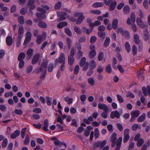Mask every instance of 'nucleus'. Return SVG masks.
Here are the masks:
<instances>
[{
    "label": "nucleus",
    "instance_id": "5701e85b",
    "mask_svg": "<svg viewBox=\"0 0 150 150\" xmlns=\"http://www.w3.org/2000/svg\"><path fill=\"white\" fill-rule=\"evenodd\" d=\"M68 25L67 22L65 21L59 23L57 25V27L58 28L61 29Z\"/></svg>",
    "mask_w": 150,
    "mask_h": 150
},
{
    "label": "nucleus",
    "instance_id": "412c9836",
    "mask_svg": "<svg viewBox=\"0 0 150 150\" xmlns=\"http://www.w3.org/2000/svg\"><path fill=\"white\" fill-rule=\"evenodd\" d=\"M20 134V132L18 130H16L14 133H12L11 136V138L14 139L18 137Z\"/></svg>",
    "mask_w": 150,
    "mask_h": 150
},
{
    "label": "nucleus",
    "instance_id": "e433bc0d",
    "mask_svg": "<svg viewBox=\"0 0 150 150\" xmlns=\"http://www.w3.org/2000/svg\"><path fill=\"white\" fill-rule=\"evenodd\" d=\"M74 31L78 34L81 35V30L78 27L76 26H75L74 27Z\"/></svg>",
    "mask_w": 150,
    "mask_h": 150
},
{
    "label": "nucleus",
    "instance_id": "9d476101",
    "mask_svg": "<svg viewBox=\"0 0 150 150\" xmlns=\"http://www.w3.org/2000/svg\"><path fill=\"white\" fill-rule=\"evenodd\" d=\"M77 50L78 52L77 53V57L79 58H80L83 55V52L81 51L82 47L81 46V44L79 43H77L76 44Z\"/></svg>",
    "mask_w": 150,
    "mask_h": 150
},
{
    "label": "nucleus",
    "instance_id": "c9c22d12",
    "mask_svg": "<svg viewBox=\"0 0 150 150\" xmlns=\"http://www.w3.org/2000/svg\"><path fill=\"white\" fill-rule=\"evenodd\" d=\"M122 36L125 37L126 38H129V33L127 30H124L122 34H121Z\"/></svg>",
    "mask_w": 150,
    "mask_h": 150
},
{
    "label": "nucleus",
    "instance_id": "13d9d810",
    "mask_svg": "<svg viewBox=\"0 0 150 150\" xmlns=\"http://www.w3.org/2000/svg\"><path fill=\"white\" fill-rule=\"evenodd\" d=\"M38 25L39 27L43 28H45L46 27V24L45 23L41 22L38 24Z\"/></svg>",
    "mask_w": 150,
    "mask_h": 150
},
{
    "label": "nucleus",
    "instance_id": "4468645a",
    "mask_svg": "<svg viewBox=\"0 0 150 150\" xmlns=\"http://www.w3.org/2000/svg\"><path fill=\"white\" fill-rule=\"evenodd\" d=\"M24 33V29L22 27H20L18 30V37L19 39H21L23 36Z\"/></svg>",
    "mask_w": 150,
    "mask_h": 150
},
{
    "label": "nucleus",
    "instance_id": "f3484780",
    "mask_svg": "<svg viewBox=\"0 0 150 150\" xmlns=\"http://www.w3.org/2000/svg\"><path fill=\"white\" fill-rule=\"evenodd\" d=\"M146 115L145 113H143L142 115L139 116L137 119L138 122H143L145 119Z\"/></svg>",
    "mask_w": 150,
    "mask_h": 150
},
{
    "label": "nucleus",
    "instance_id": "864d4df0",
    "mask_svg": "<svg viewBox=\"0 0 150 150\" xmlns=\"http://www.w3.org/2000/svg\"><path fill=\"white\" fill-rule=\"evenodd\" d=\"M103 56L104 54L103 52H100L98 55V60L100 61H102L103 59Z\"/></svg>",
    "mask_w": 150,
    "mask_h": 150
},
{
    "label": "nucleus",
    "instance_id": "a18cd8bd",
    "mask_svg": "<svg viewBox=\"0 0 150 150\" xmlns=\"http://www.w3.org/2000/svg\"><path fill=\"white\" fill-rule=\"evenodd\" d=\"M97 38L96 36H92L90 39V42L91 43H95L97 40Z\"/></svg>",
    "mask_w": 150,
    "mask_h": 150
},
{
    "label": "nucleus",
    "instance_id": "c85d7f7f",
    "mask_svg": "<svg viewBox=\"0 0 150 150\" xmlns=\"http://www.w3.org/2000/svg\"><path fill=\"white\" fill-rule=\"evenodd\" d=\"M125 48L127 53H129L131 51V47L130 44L128 42H126L125 44Z\"/></svg>",
    "mask_w": 150,
    "mask_h": 150
},
{
    "label": "nucleus",
    "instance_id": "603ef678",
    "mask_svg": "<svg viewBox=\"0 0 150 150\" xmlns=\"http://www.w3.org/2000/svg\"><path fill=\"white\" fill-rule=\"evenodd\" d=\"M117 97L119 102L121 103H122L124 102V100L122 97L119 94L117 95Z\"/></svg>",
    "mask_w": 150,
    "mask_h": 150
},
{
    "label": "nucleus",
    "instance_id": "f704fd0d",
    "mask_svg": "<svg viewBox=\"0 0 150 150\" xmlns=\"http://www.w3.org/2000/svg\"><path fill=\"white\" fill-rule=\"evenodd\" d=\"M96 52L95 50H91L89 52L90 57L91 58H93L96 55Z\"/></svg>",
    "mask_w": 150,
    "mask_h": 150
},
{
    "label": "nucleus",
    "instance_id": "4be33fe9",
    "mask_svg": "<svg viewBox=\"0 0 150 150\" xmlns=\"http://www.w3.org/2000/svg\"><path fill=\"white\" fill-rule=\"evenodd\" d=\"M110 41V38L108 37H107L106 38L105 40L103 46L105 47H107L109 45Z\"/></svg>",
    "mask_w": 150,
    "mask_h": 150
},
{
    "label": "nucleus",
    "instance_id": "9b49d317",
    "mask_svg": "<svg viewBox=\"0 0 150 150\" xmlns=\"http://www.w3.org/2000/svg\"><path fill=\"white\" fill-rule=\"evenodd\" d=\"M120 113L117 110L112 111L110 115V117L112 119H113L115 117L119 119L120 118Z\"/></svg>",
    "mask_w": 150,
    "mask_h": 150
},
{
    "label": "nucleus",
    "instance_id": "a211bd4d",
    "mask_svg": "<svg viewBox=\"0 0 150 150\" xmlns=\"http://www.w3.org/2000/svg\"><path fill=\"white\" fill-rule=\"evenodd\" d=\"M34 0H28V5L30 6V9H33L35 8V6L34 4Z\"/></svg>",
    "mask_w": 150,
    "mask_h": 150
},
{
    "label": "nucleus",
    "instance_id": "a878e982",
    "mask_svg": "<svg viewBox=\"0 0 150 150\" xmlns=\"http://www.w3.org/2000/svg\"><path fill=\"white\" fill-rule=\"evenodd\" d=\"M98 34L99 37L103 39H104L106 35L105 32H98Z\"/></svg>",
    "mask_w": 150,
    "mask_h": 150
},
{
    "label": "nucleus",
    "instance_id": "7c9ffc66",
    "mask_svg": "<svg viewBox=\"0 0 150 150\" xmlns=\"http://www.w3.org/2000/svg\"><path fill=\"white\" fill-rule=\"evenodd\" d=\"M134 40L136 44H138L139 42V37L137 34H135L134 36Z\"/></svg>",
    "mask_w": 150,
    "mask_h": 150
},
{
    "label": "nucleus",
    "instance_id": "2eb2a0df",
    "mask_svg": "<svg viewBox=\"0 0 150 150\" xmlns=\"http://www.w3.org/2000/svg\"><path fill=\"white\" fill-rule=\"evenodd\" d=\"M104 4L102 2H96L93 4L92 6L95 8L102 7L104 6Z\"/></svg>",
    "mask_w": 150,
    "mask_h": 150
},
{
    "label": "nucleus",
    "instance_id": "ddd939ff",
    "mask_svg": "<svg viewBox=\"0 0 150 150\" xmlns=\"http://www.w3.org/2000/svg\"><path fill=\"white\" fill-rule=\"evenodd\" d=\"M119 21L118 20L115 18L113 19L112 23L111 25H112V28L113 30H115L117 28Z\"/></svg>",
    "mask_w": 150,
    "mask_h": 150
},
{
    "label": "nucleus",
    "instance_id": "20e7f679",
    "mask_svg": "<svg viewBox=\"0 0 150 150\" xmlns=\"http://www.w3.org/2000/svg\"><path fill=\"white\" fill-rule=\"evenodd\" d=\"M65 56L64 54L63 53H60L58 58L56 59L54 65H57L58 62L60 64L65 63Z\"/></svg>",
    "mask_w": 150,
    "mask_h": 150
},
{
    "label": "nucleus",
    "instance_id": "8fccbe9b",
    "mask_svg": "<svg viewBox=\"0 0 150 150\" xmlns=\"http://www.w3.org/2000/svg\"><path fill=\"white\" fill-rule=\"evenodd\" d=\"M106 29L105 27L103 25L99 26L98 27V32H103Z\"/></svg>",
    "mask_w": 150,
    "mask_h": 150
},
{
    "label": "nucleus",
    "instance_id": "69168bd1",
    "mask_svg": "<svg viewBox=\"0 0 150 150\" xmlns=\"http://www.w3.org/2000/svg\"><path fill=\"white\" fill-rule=\"evenodd\" d=\"M8 144V140L6 138L3 141L2 146L3 147H6Z\"/></svg>",
    "mask_w": 150,
    "mask_h": 150
},
{
    "label": "nucleus",
    "instance_id": "4d7b16f0",
    "mask_svg": "<svg viewBox=\"0 0 150 150\" xmlns=\"http://www.w3.org/2000/svg\"><path fill=\"white\" fill-rule=\"evenodd\" d=\"M75 50L73 48H72L70 51V54L69 55L68 57H74L75 55Z\"/></svg>",
    "mask_w": 150,
    "mask_h": 150
},
{
    "label": "nucleus",
    "instance_id": "6e6552de",
    "mask_svg": "<svg viewBox=\"0 0 150 150\" xmlns=\"http://www.w3.org/2000/svg\"><path fill=\"white\" fill-rule=\"evenodd\" d=\"M142 90L145 96H147L148 95L150 96V86L148 85L147 88L144 86L142 87Z\"/></svg>",
    "mask_w": 150,
    "mask_h": 150
},
{
    "label": "nucleus",
    "instance_id": "cd10ccee",
    "mask_svg": "<svg viewBox=\"0 0 150 150\" xmlns=\"http://www.w3.org/2000/svg\"><path fill=\"white\" fill-rule=\"evenodd\" d=\"M86 58L85 57H83L80 61V66L82 67L83 66L86 62Z\"/></svg>",
    "mask_w": 150,
    "mask_h": 150
},
{
    "label": "nucleus",
    "instance_id": "a19ab883",
    "mask_svg": "<svg viewBox=\"0 0 150 150\" xmlns=\"http://www.w3.org/2000/svg\"><path fill=\"white\" fill-rule=\"evenodd\" d=\"M54 144L55 146L59 147H61L63 145L62 142H61L57 140L55 141L54 142Z\"/></svg>",
    "mask_w": 150,
    "mask_h": 150
},
{
    "label": "nucleus",
    "instance_id": "f8f14e48",
    "mask_svg": "<svg viewBox=\"0 0 150 150\" xmlns=\"http://www.w3.org/2000/svg\"><path fill=\"white\" fill-rule=\"evenodd\" d=\"M32 35V33L30 32H27L26 34V38L24 42V44L26 45L31 40Z\"/></svg>",
    "mask_w": 150,
    "mask_h": 150
},
{
    "label": "nucleus",
    "instance_id": "473e14b6",
    "mask_svg": "<svg viewBox=\"0 0 150 150\" xmlns=\"http://www.w3.org/2000/svg\"><path fill=\"white\" fill-rule=\"evenodd\" d=\"M39 59L38 55H36L32 59V62L33 64H35L38 61Z\"/></svg>",
    "mask_w": 150,
    "mask_h": 150
},
{
    "label": "nucleus",
    "instance_id": "338daca9",
    "mask_svg": "<svg viewBox=\"0 0 150 150\" xmlns=\"http://www.w3.org/2000/svg\"><path fill=\"white\" fill-rule=\"evenodd\" d=\"M27 11V9L26 7L23 8L20 10L21 13L23 15L25 14Z\"/></svg>",
    "mask_w": 150,
    "mask_h": 150
},
{
    "label": "nucleus",
    "instance_id": "052dcab7",
    "mask_svg": "<svg viewBox=\"0 0 150 150\" xmlns=\"http://www.w3.org/2000/svg\"><path fill=\"white\" fill-rule=\"evenodd\" d=\"M26 131V128H23L21 131V135L23 138L25 137Z\"/></svg>",
    "mask_w": 150,
    "mask_h": 150
},
{
    "label": "nucleus",
    "instance_id": "bb28decb",
    "mask_svg": "<svg viewBox=\"0 0 150 150\" xmlns=\"http://www.w3.org/2000/svg\"><path fill=\"white\" fill-rule=\"evenodd\" d=\"M140 111L139 110H136L131 112L130 113L131 115H132L136 118L138 117L140 115Z\"/></svg>",
    "mask_w": 150,
    "mask_h": 150
},
{
    "label": "nucleus",
    "instance_id": "e2e57ef3",
    "mask_svg": "<svg viewBox=\"0 0 150 150\" xmlns=\"http://www.w3.org/2000/svg\"><path fill=\"white\" fill-rule=\"evenodd\" d=\"M56 127L57 128V129L59 130L63 131L64 130V127L63 126L59 124H57L56 125Z\"/></svg>",
    "mask_w": 150,
    "mask_h": 150
},
{
    "label": "nucleus",
    "instance_id": "de8ad7c7",
    "mask_svg": "<svg viewBox=\"0 0 150 150\" xmlns=\"http://www.w3.org/2000/svg\"><path fill=\"white\" fill-rule=\"evenodd\" d=\"M132 51L133 53V55H135L137 53V49L136 45H133L132 47Z\"/></svg>",
    "mask_w": 150,
    "mask_h": 150
},
{
    "label": "nucleus",
    "instance_id": "6ab92c4d",
    "mask_svg": "<svg viewBox=\"0 0 150 150\" xmlns=\"http://www.w3.org/2000/svg\"><path fill=\"white\" fill-rule=\"evenodd\" d=\"M6 42L7 45L10 46L12 45L13 43V39L11 36H8L6 38Z\"/></svg>",
    "mask_w": 150,
    "mask_h": 150
},
{
    "label": "nucleus",
    "instance_id": "2f4dec72",
    "mask_svg": "<svg viewBox=\"0 0 150 150\" xmlns=\"http://www.w3.org/2000/svg\"><path fill=\"white\" fill-rule=\"evenodd\" d=\"M64 32L68 35L70 37L72 36V33L69 28H65L64 29Z\"/></svg>",
    "mask_w": 150,
    "mask_h": 150
},
{
    "label": "nucleus",
    "instance_id": "37998d69",
    "mask_svg": "<svg viewBox=\"0 0 150 150\" xmlns=\"http://www.w3.org/2000/svg\"><path fill=\"white\" fill-rule=\"evenodd\" d=\"M77 121L76 119H73L71 120V125L72 126H75L76 127H77Z\"/></svg>",
    "mask_w": 150,
    "mask_h": 150
},
{
    "label": "nucleus",
    "instance_id": "680f3d73",
    "mask_svg": "<svg viewBox=\"0 0 150 150\" xmlns=\"http://www.w3.org/2000/svg\"><path fill=\"white\" fill-rule=\"evenodd\" d=\"M37 16L39 17L44 18H46V15L44 13H37Z\"/></svg>",
    "mask_w": 150,
    "mask_h": 150
},
{
    "label": "nucleus",
    "instance_id": "1a4fd4ad",
    "mask_svg": "<svg viewBox=\"0 0 150 150\" xmlns=\"http://www.w3.org/2000/svg\"><path fill=\"white\" fill-rule=\"evenodd\" d=\"M136 22L139 26L141 28H144L146 26H147V24H144L142 19L139 17L137 18Z\"/></svg>",
    "mask_w": 150,
    "mask_h": 150
},
{
    "label": "nucleus",
    "instance_id": "3c124183",
    "mask_svg": "<svg viewBox=\"0 0 150 150\" xmlns=\"http://www.w3.org/2000/svg\"><path fill=\"white\" fill-rule=\"evenodd\" d=\"M62 3L60 1L57 2L54 6V8L56 10L59 9L61 7Z\"/></svg>",
    "mask_w": 150,
    "mask_h": 150
},
{
    "label": "nucleus",
    "instance_id": "5fc2aeb1",
    "mask_svg": "<svg viewBox=\"0 0 150 150\" xmlns=\"http://www.w3.org/2000/svg\"><path fill=\"white\" fill-rule=\"evenodd\" d=\"M131 19L133 23H134L135 21V15L134 13L132 12L131 15Z\"/></svg>",
    "mask_w": 150,
    "mask_h": 150
},
{
    "label": "nucleus",
    "instance_id": "bf43d9fd",
    "mask_svg": "<svg viewBox=\"0 0 150 150\" xmlns=\"http://www.w3.org/2000/svg\"><path fill=\"white\" fill-rule=\"evenodd\" d=\"M13 96V94L12 92H6L4 94V96L6 98H8L9 96L12 97Z\"/></svg>",
    "mask_w": 150,
    "mask_h": 150
},
{
    "label": "nucleus",
    "instance_id": "f03ea898",
    "mask_svg": "<svg viewBox=\"0 0 150 150\" xmlns=\"http://www.w3.org/2000/svg\"><path fill=\"white\" fill-rule=\"evenodd\" d=\"M106 141L105 140L103 141H99L97 142H95L93 145V146L94 149L96 148L100 147V149H102V150H108L109 147L108 146H105V145L106 144Z\"/></svg>",
    "mask_w": 150,
    "mask_h": 150
},
{
    "label": "nucleus",
    "instance_id": "49530a36",
    "mask_svg": "<svg viewBox=\"0 0 150 150\" xmlns=\"http://www.w3.org/2000/svg\"><path fill=\"white\" fill-rule=\"evenodd\" d=\"M72 41L71 39L68 38L67 39L66 42L68 45V47L69 48H70L71 45Z\"/></svg>",
    "mask_w": 150,
    "mask_h": 150
},
{
    "label": "nucleus",
    "instance_id": "09e8293b",
    "mask_svg": "<svg viewBox=\"0 0 150 150\" xmlns=\"http://www.w3.org/2000/svg\"><path fill=\"white\" fill-rule=\"evenodd\" d=\"M79 67L78 65H76L75 67L74 70V74L75 75H77L79 71Z\"/></svg>",
    "mask_w": 150,
    "mask_h": 150
},
{
    "label": "nucleus",
    "instance_id": "6e6d98bb",
    "mask_svg": "<svg viewBox=\"0 0 150 150\" xmlns=\"http://www.w3.org/2000/svg\"><path fill=\"white\" fill-rule=\"evenodd\" d=\"M125 5V4L124 3L121 2L118 4L117 6V8L120 10L122 9Z\"/></svg>",
    "mask_w": 150,
    "mask_h": 150
},
{
    "label": "nucleus",
    "instance_id": "0eeeda50",
    "mask_svg": "<svg viewBox=\"0 0 150 150\" xmlns=\"http://www.w3.org/2000/svg\"><path fill=\"white\" fill-rule=\"evenodd\" d=\"M46 37V32L43 33L42 35H39L37 37L36 42L37 43L40 44L41 43L43 40H44Z\"/></svg>",
    "mask_w": 150,
    "mask_h": 150
},
{
    "label": "nucleus",
    "instance_id": "39448f33",
    "mask_svg": "<svg viewBox=\"0 0 150 150\" xmlns=\"http://www.w3.org/2000/svg\"><path fill=\"white\" fill-rule=\"evenodd\" d=\"M129 131V129L128 128L125 129L124 131L123 142L124 143L127 142L130 138Z\"/></svg>",
    "mask_w": 150,
    "mask_h": 150
},
{
    "label": "nucleus",
    "instance_id": "b1692460",
    "mask_svg": "<svg viewBox=\"0 0 150 150\" xmlns=\"http://www.w3.org/2000/svg\"><path fill=\"white\" fill-rule=\"evenodd\" d=\"M96 63L94 60H92L90 62V69H93L96 68Z\"/></svg>",
    "mask_w": 150,
    "mask_h": 150
},
{
    "label": "nucleus",
    "instance_id": "774afa93",
    "mask_svg": "<svg viewBox=\"0 0 150 150\" xmlns=\"http://www.w3.org/2000/svg\"><path fill=\"white\" fill-rule=\"evenodd\" d=\"M14 112L18 115H21L23 113V111L21 109H16L14 110Z\"/></svg>",
    "mask_w": 150,
    "mask_h": 150
},
{
    "label": "nucleus",
    "instance_id": "58836bf2",
    "mask_svg": "<svg viewBox=\"0 0 150 150\" xmlns=\"http://www.w3.org/2000/svg\"><path fill=\"white\" fill-rule=\"evenodd\" d=\"M108 110L109 109H108L107 111L104 110V112H102L101 114V115L103 118L106 119L108 117Z\"/></svg>",
    "mask_w": 150,
    "mask_h": 150
},
{
    "label": "nucleus",
    "instance_id": "72a5a7b5",
    "mask_svg": "<svg viewBox=\"0 0 150 150\" xmlns=\"http://www.w3.org/2000/svg\"><path fill=\"white\" fill-rule=\"evenodd\" d=\"M25 57V54L23 52H22L19 54L18 55V61H23V59H24Z\"/></svg>",
    "mask_w": 150,
    "mask_h": 150
},
{
    "label": "nucleus",
    "instance_id": "c03bdc74",
    "mask_svg": "<svg viewBox=\"0 0 150 150\" xmlns=\"http://www.w3.org/2000/svg\"><path fill=\"white\" fill-rule=\"evenodd\" d=\"M88 83L91 86H93L95 84V81L94 79L91 78H89L88 79Z\"/></svg>",
    "mask_w": 150,
    "mask_h": 150
},
{
    "label": "nucleus",
    "instance_id": "423d86ee",
    "mask_svg": "<svg viewBox=\"0 0 150 150\" xmlns=\"http://www.w3.org/2000/svg\"><path fill=\"white\" fill-rule=\"evenodd\" d=\"M57 16L59 17V18L58 20V21H61L65 19V16L67 15L66 12L64 11L58 12L57 13Z\"/></svg>",
    "mask_w": 150,
    "mask_h": 150
},
{
    "label": "nucleus",
    "instance_id": "dca6fc26",
    "mask_svg": "<svg viewBox=\"0 0 150 150\" xmlns=\"http://www.w3.org/2000/svg\"><path fill=\"white\" fill-rule=\"evenodd\" d=\"M99 108L101 110H103L107 111L108 108L107 105L104 104L99 103L98 106Z\"/></svg>",
    "mask_w": 150,
    "mask_h": 150
},
{
    "label": "nucleus",
    "instance_id": "393cba45",
    "mask_svg": "<svg viewBox=\"0 0 150 150\" xmlns=\"http://www.w3.org/2000/svg\"><path fill=\"white\" fill-rule=\"evenodd\" d=\"M85 16L84 15H81L80 16L77 18L76 23L78 24H81Z\"/></svg>",
    "mask_w": 150,
    "mask_h": 150
},
{
    "label": "nucleus",
    "instance_id": "0e129e2a",
    "mask_svg": "<svg viewBox=\"0 0 150 150\" xmlns=\"http://www.w3.org/2000/svg\"><path fill=\"white\" fill-rule=\"evenodd\" d=\"M139 125L137 124H134L132 127V129L133 131H136L138 128Z\"/></svg>",
    "mask_w": 150,
    "mask_h": 150
},
{
    "label": "nucleus",
    "instance_id": "c756f323",
    "mask_svg": "<svg viewBox=\"0 0 150 150\" xmlns=\"http://www.w3.org/2000/svg\"><path fill=\"white\" fill-rule=\"evenodd\" d=\"M123 11L125 14H128L130 11V7L128 5H126L124 6L123 9Z\"/></svg>",
    "mask_w": 150,
    "mask_h": 150
},
{
    "label": "nucleus",
    "instance_id": "4c0bfd02",
    "mask_svg": "<svg viewBox=\"0 0 150 150\" xmlns=\"http://www.w3.org/2000/svg\"><path fill=\"white\" fill-rule=\"evenodd\" d=\"M68 63L69 65L72 66L74 63V57H68Z\"/></svg>",
    "mask_w": 150,
    "mask_h": 150
},
{
    "label": "nucleus",
    "instance_id": "aec40b11",
    "mask_svg": "<svg viewBox=\"0 0 150 150\" xmlns=\"http://www.w3.org/2000/svg\"><path fill=\"white\" fill-rule=\"evenodd\" d=\"M47 64L45 62H43L40 68V71L41 72H45L46 70Z\"/></svg>",
    "mask_w": 150,
    "mask_h": 150
},
{
    "label": "nucleus",
    "instance_id": "ea45409f",
    "mask_svg": "<svg viewBox=\"0 0 150 150\" xmlns=\"http://www.w3.org/2000/svg\"><path fill=\"white\" fill-rule=\"evenodd\" d=\"M144 143V140L142 138L140 139L137 141V145L138 147L141 146Z\"/></svg>",
    "mask_w": 150,
    "mask_h": 150
},
{
    "label": "nucleus",
    "instance_id": "f257e3e1",
    "mask_svg": "<svg viewBox=\"0 0 150 150\" xmlns=\"http://www.w3.org/2000/svg\"><path fill=\"white\" fill-rule=\"evenodd\" d=\"M117 134L116 133H114L111 136V140L112 142L111 147H114L116 145L115 150H120L121 147V144L122 138L120 137L117 140L116 137Z\"/></svg>",
    "mask_w": 150,
    "mask_h": 150
},
{
    "label": "nucleus",
    "instance_id": "7ed1b4c3",
    "mask_svg": "<svg viewBox=\"0 0 150 150\" xmlns=\"http://www.w3.org/2000/svg\"><path fill=\"white\" fill-rule=\"evenodd\" d=\"M105 4L109 7L110 11H113L117 5V2L115 0H103Z\"/></svg>",
    "mask_w": 150,
    "mask_h": 150
},
{
    "label": "nucleus",
    "instance_id": "79ce46f5",
    "mask_svg": "<svg viewBox=\"0 0 150 150\" xmlns=\"http://www.w3.org/2000/svg\"><path fill=\"white\" fill-rule=\"evenodd\" d=\"M106 71L108 73H111L112 71V69L111 65L108 64L106 68Z\"/></svg>",
    "mask_w": 150,
    "mask_h": 150
}]
</instances>
